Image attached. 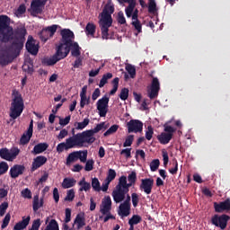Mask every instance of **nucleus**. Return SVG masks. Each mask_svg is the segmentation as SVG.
Listing matches in <instances>:
<instances>
[{
    "instance_id": "69168bd1",
    "label": "nucleus",
    "mask_w": 230,
    "mask_h": 230,
    "mask_svg": "<svg viewBox=\"0 0 230 230\" xmlns=\"http://www.w3.org/2000/svg\"><path fill=\"white\" fill-rule=\"evenodd\" d=\"M69 121H71V116H66L65 119L59 118V125L61 127H66L69 125Z\"/></svg>"
},
{
    "instance_id": "a211bd4d",
    "label": "nucleus",
    "mask_w": 230,
    "mask_h": 230,
    "mask_svg": "<svg viewBox=\"0 0 230 230\" xmlns=\"http://www.w3.org/2000/svg\"><path fill=\"white\" fill-rule=\"evenodd\" d=\"M128 132V134L134 132L137 134V132H143V122L137 119H131L127 123Z\"/></svg>"
},
{
    "instance_id": "412c9836",
    "label": "nucleus",
    "mask_w": 230,
    "mask_h": 230,
    "mask_svg": "<svg viewBox=\"0 0 230 230\" xmlns=\"http://www.w3.org/2000/svg\"><path fill=\"white\" fill-rule=\"evenodd\" d=\"M45 163H48V158L46 156L40 155L34 158L31 164L32 172H35V170H39L40 166H44Z\"/></svg>"
},
{
    "instance_id": "052dcab7",
    "label": "nucleus",
    "mask_w": 230,
    "mask_h": 230,
    "mask_svg": "<svg viewBox=\"0 0 230 230\" xmlns=\"http://www.w3.org/2000/svg\"><path fill=\"white\" fill-rule=\"evenodd\" d=\"M132 205L134 208H137V204H139V195L134 192L131 194Z\"/></svg>"
},
{
    "instance_id": "aec40b11",
    "label": "nucleus",
    "mask_w": 230,
    "mask_h": 230,
    "mask_svg": "<svg viewBox=\"0 0 230 230\" xmlns=\"http://www.w3.org/2000/svg\"><path fill=\"white\" fill-rule=\"evenodd\" d=\"M214 208L217 213H222L224 211H229L230 210V199H226L225 201H222L220 203H214Z\"/></svg>"
},
{
    "instance_id": "603ef678",
    "label": "nucleus",
    "mask_w": 230,
    "mask_h": 230,
    "mask_svg": "<svg viewBox=\"0 0 230 230\" xmlns=\"http://www.w3.org/2000/svg\"><path fill=\"white\" fill-rule=\"evenodd\" d=\"M159 164H161V162H159V159H155L150 163V170L151 172H157L159 170Z\"/></svg>"
},
{
    "instance_id": "7c9ffc66",
    "label": "nucleus",
    "mask_w": 230,
    "mask_h": 230,
    "mask_svg": "<svg viewBox=\"0 0 230 230\" xmlns=\"http://www.w3.org/2000/svg\"><path fill=\"white\" fill-rule=\"evenodd\" d=\"M74 226H76V229H82L85 226V217L82 214H78L74 221Z\"/></svg>"
},
{
    "instance_id": "e2e57ef3",
    "label": "nucleus",
    "mask_w": 230,
    "mask_h": 230,
    "mask_svg": "<svg viewBox=\"0 0 230 230\" xmlns=\"http://www.w3.org/2000/svg\"><path fill=\"white\" fill-rule=\"evenodd\" d=\"M132 143H134V136L133 135H129L127 137L123 146L127 147V146H132Z\"/></svg>"
},
{
    "instance_id": "1a4fd4ad",
    "label": "nucleus",
    "mask_w": 230,
    "mask_h": 230,
    "mask_svg": "<svg viewBox=\"0 0 230 230\" xmlns=\"http://www.w3.org/2000/svg\"><path fill=\"white\" fill-rule=\"evenodd\" d=\"M109 101L108 95H104L102 98L99 99L96 102V107L100 118H105L109 112Z\"/></svg>"
},
{
    "instance_id": "338daca9",
    "label": "nucleus",
    "mask_w": 230,
    "mask_h": 230,
    "mask_svg": "<svg viewBox=\"0 0 230 230\" xmlns=\"http://www.w3.org/2000/svg\"><path fill=\"white\" fill-rule=\"evenodd\" d=\"M8 209V202H4L0 205V217H4L6 210Z\"/></svg>"
},
{
    "instance_id": "c85d7f7f",
    "label": "nucleus",
    "mask_w": 230,
    "mask_h": 230,
    "mask_svg": "<svg viewBox=\"0 0 230 230\" xmlns=\"http://www.w3.org/2000/svg\"><path fill=\"white\" fill-rule=\"evenodd\" d=\"M44 206V199H39V196H34V199L32 202V209L35 213L40 209Z\"/></svg>"
},
{
    "instance_id": "f03ea898",
    "label": "nucleus",
    "mask_w": 230,
    "mask_h": 230,
    "mask_svg": "<svg viewBox=\"0 0 230 230\" xmlns=\"http://www.w3.org/2000/svg\"><path fill=\"white\" fill-rule=\"evenodd\" d=\"M112 13H114V5L108 4L101 14L99 26L102 31V39L105 40L109 39V28L112 26Z\"/></svg>"
},
{
    "instance_id": "6ab92c4d",
    "label": "nucleus",
    "mask_w": 230,
    "mask_h": 230,
    "mask_svg": "<svg viewBox=\"0 0 230 230\" xmlns=\"http://www.w3.org/2000/svg\"><path fill=\"white\" fill-rule=\"evenodd\" d=\"M25 48L31 55H37L39 53V43L31 36H29Z\"/></svg>"
},
{
    "instance_id": "58836bf2",
    "label": "nucleus",
    "mask_w": 230,
    "mask_h": 230,
    "mask_svg": "<svg viewBox=\"0 0 230 230\" xmlns=\"http://www.w3.org/2000/svg\"><path fill=\"white\" fill-rule=\"evenodd\" d=\"M141 220L143 218L139 215H134L132 217L128 220L129 227H134L135 226H137V224H141Z\"/></svg>"
},
{
    "instance_id": "0e129e2a",
    "label": "nucleus",
    "mask_w": 230,
    "mask_h": 230,
    "mask_svg": "<svg viewBox=\"0 0 230 230\" xmlns=\"http://www.w3.org/2000/svg\"><path fill=\"white\" fill-rule=\"evenodd\" d=\"M8 172V164L6 162L0 163V175H4Z\"/></svg>"
},
{
    "instance_id": "7ed1b4c3",
    "label": "nucleus",
    "mask_w": 230,
    "mask_h": 230,
    "mask_svg": "<svg viewBox=\"0 0 230 230\" xmlns=\"http://www.w3.org/2000/svg\"><path fill=\"white\" fill-rule=\"evenodd\" d=\"M24 111V100L22 95L17 91H13V100L11 102L9 116L11 119H17Z\"/></svg>"
},
{
    "instance_id": "f3484780",
    "label": "nucleus",
    "mask_w": 230,
    "mask_h": 230,
    "mask_svg": "<svg viewBox=\"0 0 230 230\" xmlns=\"http://www.w3.org/2000/svg\"><path fill=\"white\" fill-rule=\"evenodd\" d=\"M229 218L230 217L227 215H215L212 217L211 222L213 226H216V227H220V229H226L227 227V222H229Z\"/></svg>"
},
{
    "instance_id": "dca6fc26",
    "label": "nucleus",
    "mask_w": 230,
    "mask_h": 230,
    "mask_svg": "<svg viewBox=\"0 0 230 230\" xmlns=\"http://www.w3.org/2000/svg\"><path fill=\"white\" fill-rule=\"evenodd\" d=\"M47 1L48 0H33L31 3V15L36 17V15H39V13H42V10H44Z\"/></svg>"
},
{
    "instance_id": "09e8293b",
    "label": "nucleus",
    "mask_w": 230,
    "mask_h": 230,
    "mask_svg": "<svg viewBox=\"0 0 230 230\" xmlns=\"http://www.w3.org/2000/svg\"><path fill=\"white\" fill-rule=\"evenodd\" d=\"M126 71L128 73L131 78H134L136 76V66L127 64L126 65Z\"/></svg>"
},
{
    "instance_id": "864d4df0",
    "label": "nucleus",
    "mask_w": 230,
    "mask_h": 230,
    "mask_svg": "<svg viewBox=\"0 0 230 230\" xmlns=\"http://www.w3.org/2000/svg\"><path fill=\"white\" fill-rule=\"evenodd\" d=\"M103 128H105V122L97 124L96 127L93 128V129H90V131L93 133V136H94V134H98V132H100V130H103Z\"/></svg>"
},
{
    "instance_id": "3c124183",
    "label": "nucleus",
    "mask_w": 230,
    "mask_h": 230,
    "mask_svg": "<svg viewBox=\"0 0 230 230\" xmlns=\"http://www.w3.org/2000/svg\"><path fill=\"white\" fill-rule=\"evenodd\" d=\"M85 163H86L84 166L85 172H93V170H94V160L93 159L86 160Z\"/></svg>"
},
{
    "instance_id": "680f3d73",
    "label": "nucleus",
    "mask_w": 230,
    "mask_h": 230,
    "mask_svg": "<svg viewBox=\"0 0 230 230\" xmlns=\"http://www.w3.org/2000/svg\"><path fill=\"white\" fill-rule=\"evenodd\" d=\"M21 195L23 199H31V190L28 188L23 189L21 191Z\"/></svg>"
},
{
    "instance_id": "423d86ee",
    "label": "nucleus",
    "mask_w": 230,
    "mask_h": 230,
    "mask_svg": "<svg viewBox=\"0 0 230 230\" xmlns=\"http://www.w3.org/2000/svg\"><path fill=\"white\" fill-rule=\"evenodd\" d=\"M125 12L128 19H130V17L132 18V26H134L135 30L138 31V33H141L142 25L139 20L137 19L139 11L136 9V1L128 4V6L126 7Z\"/></svg>"
},
{
    "instance_id": "4be33fe9",
    "label": "nucleus",
    "mask_w": 230,
    "mask_h": 230,
    "mask_svg": "<svg viewBox=\"0 0 230 230\" xmlns=\"http://www.w3.org/2000/svg\"><path fill=\"white\" fill-rule=\"evenodd\" d=\"M80 107L81 109H84V107H85V105H89V103H91V99L89 97H87V85H84L82 88V91L80 93Z\"/></svg>"
},
{
    "instance_id": "bf43d9fd",
    "label": "nucleus",
    "mask_w": 230,
    "mask_h": 230,
    "mask_svg": "<svg viewBox=\"0 0 230 230\" xmlns=\"http://www.w3.org/2000/svg\"><path fill=\"white\" fill-rule=\"evenodd\" d=\"M119 98L122 102L128 99V88H122L119 93Z\"/></svg>"
},
{
    "instance_id": "9d476101",
    "label": "nucleus",
    "mask_w": 230,
    "mask_h": 230,
    "mask_svg": "<svg viewBox=\"0 0 230 230\" xmlns=\"http://www.w3.org/2000/svg\"><path fill=\"white\" fill-rule=\"evenodd\" d=\"M111 195L116 204H119V202H123V200H127L130 197L128 189H121L120 186H116Z\"/></svg>"
},
{
    "instance_id": "6e6552de",
    "label": "nucleus",
    "mask_w": 230,
    "mask_h": 230,
    "mask_svg": "<svg viewBox=\"0 0 230 230\" xmlns=\"http://www.w3.org/2000/svg\"><path fill=\"white\" fill-rule=\"evenodd\" d=\"M67 40H68V49L71 51L72 57H80L82 55V48L76 41H75V33L71 30L66 29Z\"/></svg>"
},
{
    "instance_id": "ddd939ff",
    "label": "nucleus",
    "mask_w": 230,
    "mask_h": 230,
    "mask_svg": "<svg viewBox=\"0 0 230 230\" xmlns=\"http://www.w3.org/2000/svg\"><path fill=\"white\" fill-rule=\"evenodd\" d=\"M161 89V84L159 83V79L157 77H154L151 85L147 90V96L150 100H154V98H157L159 96V91Z\"/></svg>"
},
{
    "instance_id": "de8ad7c7",
    "label": "nucleus",
    "mask_w": 230,
    "mask_h": 230,
    "mask_svg": "<svg viewBox=\"0 0 230 230\" xmlns=\"http://www.w3.org/2000/svg\"><path fill=\"white\" fill-rule=\"evenodd\" d=\"M16 17H22V14L26 13V5L22 4L15 11Z\"/></svg>"
},
{
    "instance_id": "39448f33",
    "label": "nucleus",
    "mask_w": 230,
    "mask_h": 230,
    "mask_svg": "<svg viewBox=\"0 0 230 230\" xmlns=\"http://www.w3.org/2000/svg\"><path fill=\"white\" fill-rule=\"evenodd\" d=\"M112 210V199L111 196H105L100 205V213L102 216L99 217V220L103 219V222H109V220H115L116 217L111 213Z\"/></svg>"
},
{
    "instance_id": "5701e85b",
    "label": "nucleus",
    "mask_w": 230,
    "mask_h": 230,
    "mask_svg": "<svg viewBox=\"0 0 230 230\" xmlns=\"http://www.w3.org/2000/svg\"><path fill=\"white\" fill-rule=\"evenodd\" d=\"M22 173H24V165L16 164L10 169V175L12 179H17V177L19 175H22Z\"/></svg>"
},
{
    "instance_id": "f704fd0d",
    "label": "nucleus",
    "mask_w": 230,
    "mask_h": 230,
    "mask_svg": "<svg viewBox=\"0 0 230 230\" xmlns=\"http://www.w3.org/2000/svg\"><path fill=\"white\" fill-rule=\"evenodd\" d=\"M79 191H89L91 190V183L85 181V178H82L78 182Z\"/></svg>"
},
{
    "instance_id": "c9c22d12",
    "label": "nucleus",
    "mask_w": 230,
    "mask_h": 230,
    "mask_svg": "<svg viewBox=\"0 0 230 230\" xmlns=\"http://www.w3.org/2000/svg\"><path fill=\"white\" fill-rule=\"evenodd\" d=\"M59 60H61L60 58L54 54V56L50 58H46L44 59V64H46L47 66H55V64H57V62H58Z\"/></svg>"
},
{
    "instance_id": "473e14b6",
    "label": "nucleus",
    "mask_w": 230,
    "mask_h": 230,
    "mask_svg": "<svg viewBox=\"0 0 230 230\" xmlns=\"http://www.w3.org/2000/svg\"><path fill=\"white\" fill-rule=\"evenodd\" d=\"M76 184V180L75 178H65L62 182V188L64 190H67L69 188H73Z\"/></svg>"
},
{
    "instance_id": "79ce46f5",
    "label": "nucleus",
    "mask_w": 230,
    "mask_h": 230,
    "mask_svg": "<svg viewBox=\"0 0 230 230\" xmlns=\"http://www.w3.org/2000/svg\"><path fill=\"white\" fill-rule=\"evenodd\" d=\"M77 153V159H79V161L81 163H86L87 162V150H81V151H76Z\"/></svg>"
},
{
    "instance_id": "37998d69",
    "label": "nucleus",
    "mask_w": 230,
    "mask_h": 230,
    "mask_svg": "<svg viewBox=\"0 0 230 230\" xmlns=\"http://www.w3.org/2000/svg\"><path fill=\"white\" fill-rule=\"evenodd\" d=\"M117 186H119L122 190H128L129 187L128 183H127V176H121Z\"/></svg>"
},
{
    "instance_id": "f8f14e48",
    "label": "nucleus",
    "mask_w": 230,
    "mask_h": 230,
    "mask_svg": "<svg viewBox=\"0 0 230 230\" xmlns=\"http://www.w3.org/2000/svg\"><path fill=\"white\" fill-rule=\"evenodd\" d=\"M12 62H13V56L10 49H3V45H0V66H8Z\"/></svg>"
},
{
    "instance_id": "13d9d810",
    "label": "nucleus",
    "mask_w": 230,
    "mask_h": 230,
    "mask_svg": "<svg viewBox=\"0 0 230 230\" xmlns=\"http://www.w3.org/2000/svg\"><path fill=\"white\" fill-rule=\"evenodd\" d=\"M132 148H126V149H122L120 151V155H124V157H126V159H130L132 157Z\"/></svg>"
},
{
    "instance_id": "a19ab883",
    "label": "nucleus",
    "mask_w": 230,
    "mask_h": 230,
    "mask_svg": "<svg viewBox=\"0 0 230 230\" xmlns=\"http://www.w3.org/2000/svg\"><path fill=\"white\" fill-rule=\"evenodd\" d=\"M112 78V73H107L102 75V78L100 81L99 87H104L105 84Z\"/></svg>"
},
{
    "instance_id": "20e7f679",
    "label": "nucleus",
    "mask_w": 230,
    "mask_h": 230,
    "mask_svg": "<svg viewBox=\"0 0 230 230\" xmlns=\"http://www.w3.org/2000/svg\"><path fill=\"white\" fill-rule=\"evenodd\" d=\"M13 36V29L10 27V17L0 15V40L8 42Z\"/></svg>"
},
{
    "instance_id": "4d7b16f0",
    "label": "nucleus",
    "mask_w": 230,
    "mask_h": 230,
    "mask_svg": "<svg viewBox=\"0 0 230 230\" xmlns=\"http://www.w3.org/2000/svg\"><path fill=\"white\" fill-rule=\"evenodd\" d=\"M11 218H12V216L10 215V213H7L3 220V223L1 226L2 229H6V227H8Z\"/></svg>"
},
{
    "instance_id": "bb28decb",
    "label": "nucleus",
    "mask_w": 230,
    "mask_h": 230,
    "mask_svg": "<svg viewBox=\"0 0 230 230\" xmlns=\"http://www.w3.org/2000/svg\"><path fill=\"white\" fill-rule=\"evenodd\" d=\"M172 137H173L172 136L171 133L169 134V133L164 132L157 137V139L161 143V145H168V143L172 141Z\"/></svg>"
},
{
    "instance_id": "6e6d98bb",
    "label": "nucleus",
    "mask_w": 230,
    "mask_h": 230,
    "mask_svg": "<svg viewBox=\"0 0 230 230\" xmlns=\"http://www.w3.org/2000/svg\"><path fill=\"white\" fill-rule=\"evenodd\" d=\"M118 128H119V126L118 125H112L104 134V137L111 136V134H114L118 132Z\"/></svg>"
},
{
    "instance_id": "cd10ccee",
    "label": "nucleus",
    "mask_w": 230,
    "mask_h": 230,
    "mask_svg": "<svg viewBox=\"0 0 230 230\" xmlns=\"http://www.w3.org/2000/svg\"><path fill=\"white\" fill-rule=\"evenodd\" d=\"M15 36L18 37L19 42L18 46L19 48H22V40H24V37L26 36V29L20 28L16 31Z\"/></svg>"
},
{
    "instance_id": "49530a36",
    "label": "nucleus",
    "mask_w": 230,
    "mask_h": 230,
    "mask_svg": "<svg viewBox=\"0 0 230 230\" xmlns=\"http://www.w3.org/2000/svg\"><path fill=\"white\" fill-rule=\"evenodd\" d=\"M40 37L43 42H46L49 39H51V37L53 36L49 34L47 29H43L40 34Z\"/></svg>"
},
{
    "instance_id": "a18cd8bd",
    "label": "nucleus",
    "mask_w": 230,
    "mask_h": 230,
    "mask_svg": "<svg viewBox=\"0 0 230 230\" xmlns=\"http://www.w3.org/2000/svg\"><path fill=\"white\" fill-rule=\"evenodd\" d=\"M116 179V171L114 169H109L107 177L105 179L108 182H112Z\"/></svg>"
},
{
    "instance_id": "5fc2aeb1",
    "label": "nucleus",
    "mask_w": 230,
    "mask_h": 230,
    "mask_svg": "<svg viewBox=\"0 0 230 230\" xmlns=\"http://www.w3.org/2000/svg\"><path fill=\"white\" fill-rule=\"evenodd\" d=\"M154 137V128L152 126H148L146 130V139L150 141Z\"/></svg>"
},
{
    "instance_id": "774afa93",
    "label": "nucleus",
    "mask_w": 230,
    "mask_h": 230,
    "mask_svg": "<svg viewBox=\"0 0 230 230\" xmlns=\"http://www.w3.org/2000/svg\"><path fill=\"white\" fill-rule=\"evenodd\" d=\"M40 219H35L33 222H32V225H31V229L29 230H39L40 227Z\"/></svg>"
},
{
    "instance_id": "f257e3e1",
    "label": "nucleus",
    "mask_w": 230,
    "mask_h": 230,
    "mask_svg": "<svg viewBox=\"0 0 230 230\" xmlns=\"http://www.w3.org/2000/svg\"><path fill=\"white\" fill-rule=\"evenodd\" d=\"M96 141V137L91 129L77 133L61 142L57 146V152L62 154L64 150H71V148H83L85 145H93Z\"/></svg>"
},
{
    "instance_id": "4c0bfd02",
    "label": "nucleus",
    "mask_w": 230,
    "mask_h": 230,
    "mask_svg": "<svg viewBox=\"0 0 230 230\" xmlns=\"http://www.w3.org/2000/svg\"><path fill=\"white\" fill-rule=\"evenodd\" d=\"M31 136H33L32 133H29V131L24 132L20 138V145H28L31 139Z\"/></svg>"
},
{
    "instance_id": "0eeeda50",
    "label": "nucleus",
    "mask_w": 230,
    "mask_h": 230,
    "mask_svg": "<svg viewBox=\"0 0 230 230\" xmlns=\"http://www.w3.org/2000/svg\"><path fill=\"white\" fill-rule=\"evenodd\" d=\"M61 37L62 39L59 42V45L57 47L55 54L62 60L69 55V40H67V29H63L61 31Z\"/></svg>"
},
{
    "instance_id": "c756f323",
    "label": "nucleus",
    "mask_w": 230,
    "mask_h": 230,
    "mask_svg": "<svg viewBox=\"0 0 230 230\" xmlns=\"http://www.w3.org/2000/svg\"><path fill=\"white\" fill-rule=\"evenodd\" d=\"M22 70L25 71V73L29 74H31L33 72V60H31V58L25 59L22 66Z\"/></svg>"
},
{
    "instance_id": "8fccbe9b",
    "label": "nucleus",
    "mask_w": 230,
    "mask_h": 230,
    "mask_svg": "<svg viewBox=\"0 0 230 230\" xmlns=\"http://www.w3.org/2000/svg\"><path fill=\"white\" fill-rule=\"evenodd\" d=\"M65 200L66 202H73V200H75V190L71 189L66 191Z\"/></svg>"
},
{
    "instance_id": "2f4dec72",
    "label": "nucleus",
    "mask_w": 230,
    "mask_h": 230,
    "mask_svg": "<svg viewBox=\"0 0 230 230\" xmlns=\"http://www.w3.org/2000/svg\"><path fill=\"white\" fill-rule=\"evenodd\" d=\"M76 161H78V153L74 151L67 155L66 164V166H71V164L76 163Z\"/></svg>"
},
{
    "instance_id": "72a5a7b5",
    "label": "nucleus",
    "mask_w": 230,
    "mask_h": 230,
    "mask_svg": "<svg viewBox=\"0 0 230 230\" xmlns=\"http://www.w3.org/2000/svg\"><path fill=\"white\" fill-rule=\"evenodd\" d=\"M89 123H91V119H89V118H85L82 122H75L74 127L75 130H84Z\"/></svg>"
},
{
    "instance_id": "e433bc0d",
    "label": "nucleus",
    "mask_w": 230,
    "mask_h": 230,
    "mask_svg": "<svg viewBox=\"0 0 230 230\" xmlns=\"http://www.w3.org/2000/svg\"><path fill=\"white\" fill-rule=\"evenodd\" d=\"M128 187H131L134 186L137 181V173H136V171L131 172L128 175Z\"/></svg>"
},
{
    "instance_id": "c03bdc74",
    "label": "nucleus",
    "mask_w": 230,
    "mask_h": 230,
    "mask_svg": "<svg viewBox=\"0 0 230 230\" xmlns=\"http://www.w3.org/2000/svg\"><path fill=\"white\" fill-rule=\"evenodd\" d=\"M148 12L149 13H155L157 12V4L155 3V0H149Z\"/></svg>"
},
{
    "instance_id": "ea45409f",
    "label": "nucleus",
    "mask_w": 230,
    "mask_h": 230,
    "mask_svg": "<svg viewBox=\"0 0 230 230\" xmlns=\"http://www.w3.org/2000/svg\"><path fill=\"white\" fill-rule=\"evenodd\" d=\"M92 188L93 191L100 192L102 191V185L100 183V180L98 178H92Z\"/></svg>"
},
{
    "instance_id": "2eb2a0df",
    "label": "nucleus",
    "mask_w": 230,
    "mask_h": 230,
    "mask_svg": "<svg viewBox=\"0 0 230 230\" xmlns=\"http://www.w3.org/2000/svg\"><path fill=\"white\" fill-rule=\"evenodd\" d=\"M130 200H131L130 196H128V199H125L123 202L119 204L118 208V215L121 218H125L126 217H128V215H130V209H131Z\"/></svg>"
},
{
    "instance_id": "b1692460",
    "label": "nucleus",
    "mask_w": 230,
    "mask_h": 230,
    "mask_svg": "<svg viewBox=\"0 0 230 230\" xmlns=\"http://www.w3.org/2000/svg\"><path fill=\"white\" fill-rule=\"evenodd\" d=\"M30 220H31V217L30 216L23 217L22 220L16 223L15 226H13V230H22V229H26V227H28V226L30 225Z\"/></svg>"
},
{
    "instance_id": "393cba45",
    "label": "nucleus",
    "mask_w": 230,
    "mask_h": 230,
    "mask_svg": "<svg viewBox=\"0 0 230 230\" xmlns=\"http://www.w3.org/2000/svg\"><path fill=\"white\" fill-rule=\"evenodd\" d=\"M48 143H40L37 144L34 147L33 150L31 151V154L34 155H38L39 154H42V152H46L48 150Z\"/></svg>"
},
{
    "instance_id": "9b49d317",
    "label": "nucleus",
    "mask_w": 230,
    "mask_h": 230,
    "mask_svg": "<svg viewBox=\"0 0 230 230\" xmlns=\"http://www.w3.org/2000/svg\"><path fill=\"white\" fill-rule=\"evenodd\" d=\"M19 154H21V149L19 147L0 149V157L5 161H13V159H15Z\"/></svg>"
},
{
    "instance_id": "a878e982",
    "label": "nucleus",
    "mask_w": 230,
    "mask_h": 230,
    "mask_svg": "<svg viewBox=\"0 0 230 230\" xmlns=\"http://www.w3.org/2000/svg\"><path fill=\"white\" fill-rule=\"evenodd\" d=\"M84 31L87 37H93V39H94V34L96 33V25L93 22H88Z\"/></svg>"
},
{
    "instance_id": "4468645a",
    "label": "nucleus",
    "mask_w": 230,
    "mask_h": 230,
    "mask_svg": "<svg viewBox=\"0 0 230 230\" xmlns=\"http://www.w3.org/2000/svg\"><path fill=\"white\" fill-rule=\"evenodd\" d=\"M154 178H144L140 180L139 190L146 195H150L154 190Z\"/></svg>"
}]
</instances>
